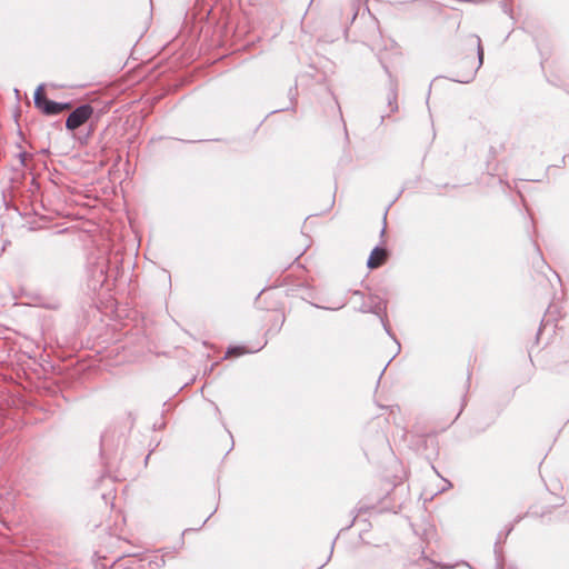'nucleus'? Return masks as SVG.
<instances>
[{"instance_id": "1", "label": "nucleus", "mask_w": 569, "mask_h": 569, "mask_svg": "<svg viewBox=\"0 0 569 569\" xmlns=\"http://www.w3.org/2000/svg\"><path fill=\"white\" fill-rule=\"evenodd\" d=\"M470 41L477 48V57H478V59H477V61H473L472 59H467L466 58V59H463L461 61V63L463 66H468V70L466 72L461 73V74H457L456 81L460 82V83H468V82H470L475 78L478 69L482 66V62H483V48L481 46L480 37L477 36V34H472V36H470Z\"/></svg>"}, {"instance_id": "2", "label": "nucleus", "mask_w": 569, "mask_h": 569, "mask_svg": "<svg viewBox=\"0 0 569 569\" xmlns=\"http://www.w3.org/2000/svg\"><path fill=\"white\" fill-rule=\"evenodd\" d=\"M34 107L47 116H56L71 107L69 102H56L43 96V86L40 84L33 97Z\"/></svg>"}, {"instance_id": "3", "label": "nucleus", "mask_w": 569, "mask_h": 569, "mask_svg": "<svg viewBox=\"0 0 569 569\" xmlns=\"http://www.w3.org/2000/svg\"><path fill=\"white\" fill-rule=\"evenodd\" d=\"M93 114V108L88 104L77 107L67 118L66 128L73 131L84 124Z\"/></svg>"}, {"instance_id": "4", "label": "nucleus", "mask_w": 569, "mask_h": 569, "mask_svg": "<svg viewBox=\"0 0 569 569\" xmlns=\"http://www.w3.org/2000/svg\"><path fill=\"white\" fill-rule=\"evenodd\" d=\"M386 258H387V250L381 247H376L369 256L367 266L370 269H376L385 262Z\"/></svg>"}, {"instance_id": "5", "label": "nucleus", "mask_w": 569, "mask_h": 569, "mask_svg": "<svg viewBox=\"0 0 569 569\" xmlns=\"http://www.w3.org/2000/svg\"><path fill=\"white\" fill-rule=\"evenodd\" d=\"M396 97H397L396 92L391 91L389 94V104H390L392 111L397 110V108H398L397 104H395V106L392 104V100H396Z\"/></svg>"}, {"instance_id": "6", "label": "nucleus", "mask_w": 569, "mask_h": 569, "mask_svg": "<svg viewBox=\"0 0 569 569\" xmlns=\"http://www.w3.org/2000/svg\"><path fill=\"white\" fill-rule=\"evenodd\" d=\"M380 310H381L380 306H376L375 308L362 307L363 312L379 313Z\"/></svg>"}, {"instance_id": "7", "label": "nucleus", "mask_w": 569, "mask_h": 569, "mask_svg": "<svg viewBox=\"0 0 569 569\" xmlns=\"http://www.w3.org/2000/svg\"><path fill=\"white\" fill-rule=\"evenodd\" d=\"M48 309H57L59 307V302L57 300H53L49 303L43 305Z\"/></svg>"}, {"instance_id": "8", "label": "nucleus", "mask_w": 569, "mask_h": 569, "mask_svg": "<svg viewBox=\"0 0 569 569\" xmlns=\"http://www.w3.org/2000/svg\"><path fill=\"white\" fill-rule=\"evenodd\" d=\"M230 353H236V355H242L246 351L241 348V347H236L233 348L232 350L229 351Z\"/></svg>"}, {"instance_id": "9", "label": "nucleus", "mask_w": 569, "mask_h": 569, "mask_svg": "<svg viewBox=\"0 0 569 569\" xmlns=\"http://www.w3.org/2000/svg\"><path fill=\"white\" fill-rule=\"evenodd\" d=\"M495 569H503L502 563L497 562L496 566H495Z\"/></svg>"}, {"instance_id": "10", "label": "nucleus", "mask_w": 569, "mask_h": 569, "mask_svg": "<svg viewBox=\"0 0 569 569\" xmlns=\"http://www.w3.org/2000/svg\"><path fill=\"white\" fill-rule=\"evenodd\" d=\"M382 323H383V327H385V329H386V332H387L388 335H391V333H390V331H389V329H388V327H387V325H386L383 321H382Z\"/></svg>"}, {"instance_id": "11", "label": "nucleus", "mask_w": 569, "mask_h": 569, "mask_svg": "<svg viewBox=\"0 0 569 569\" xmlns=\"http://www.w3.org/2000/svg\"><path fill=\"white\" fill-rule=\"evenodd\" d=\"M343 305L337 306L335 309H340Z\"/></svg>"}]
</instances>
